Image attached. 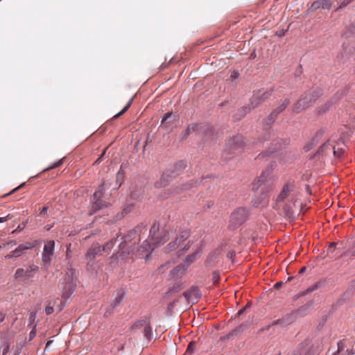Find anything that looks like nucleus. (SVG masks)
I'll list each match as a JSON object with an SVG mask.
<instances>
[{
    "instance_id": "obj_1",
    "label": "nucleus",
    "mask_w": 355,
    "mask_h": 355,
    "mask_svg": "<svg viewBox=\"0 0 355 355\" xmlns=\"http://www.w3.org/2000/svg\"><path fill=\"white\" fill-rule=\"evenodd\" d=\"M144 229H145V225H144V224L141 223L137 225L134 230L129 232V234L125 236V240L119 243V250L121 251L119 254L120 257L127 258L128 255L135 254L137 258H144L145 259H147L153 252L154 249L153 245L155 244H162L168 239L165 236L159 237L157 235L159 226L158 224L155 223L150 228L148 239L144 241L139 248L136 251H135L134 249H131V251H128L127 253L123 251L125 247L130 245L131 239H136V235L138 234L139 236ZM136 240L139 241L140 237L139 236Z\"/></svg>"
},
{
    "instance_id": "obj_2",
    "label": "nucleus",
    "mask_w": 355,
    "mask_h": 355,
    "mask_svg": "<svg viewBox=\"0 0 355 355\" xmlns=\"http://www.w3.org/2000/svg\"><path fill=\"white\" fill-rule=\"evenodd\" d=\"M321 95L322 90L319 87H313L306 91L294 104L293 112L298 114L305 110L313 103H315Z\"/></svg>"
},
{
    "instance_id": "obj_3",
    "label": "nucleus",
    "mask_w": 355,
    "mask_h": 355,
    "mask_svg": "<svg viewBox=\"0 0 355 355\" xmlns=\"http://www.w3.org/2000/svg\"><path fill=\"white\" fill-rule=\"evenodd\" d=\"M76 271L71 268V265L68 262L66 274L59 284L62 297L68 298L71 295L76 287Z\"/></svg>"
},
{
    "instance_id": "obj_4",
    "label": "nucleus",
    "mask_w": 355,
    "mask_h": 355,
    "mask_svg": "<svg viewBox=\"0 0 355 355\" xmlns=\"http://www.w3.org/2000/svg\"><path fill=\"white\" fill-rule=\"evenodd\" d=\"M245 144L246 142L242 135H236L228 141L225 152L234 155H240L244 151Z\"/></svg>"
},
{
    "instance_id": "obj_5",
    "label": "nucleus",
    "mask_w": 355,
    "mask_h": 355,
    "mask_svg": "<svg viewBox=\"0 0 355 355\" xmlns=\"http://www.w3.org/2000/svg\"><path fill=\"white\" fill-rule=\"evenodd\" d=\"M108 187L109 186L105 182H103L99 187L98 189L94 192L92 199V211L96 212L103 209V207H107V203L101 200V198L103 196L105 189Z\"/></svg>"
},
{
    "instance_id": "obj_6",
    "label": "nucleus",
    "mask_w": 355,
    "mask_h": 355,
    "mask_svg": "<svg viewBox=\"0 0 355 355\" xmlns=\"http://www.w3.org/2000/svg\"><path fill=\"white\" fill-rule=\"evenodd\" d=\"M200 254L201 250H197L196 252L189 255L184 260V263L183 264L178 266L171 271V275L173 277H175V276H178L179 274H182L191 263L200 257Z\"/></svg>"
},
{
    "instance_id": "obj_7",
    "label": "nucleus",
    "mask_w": 355,
    "mask_h": 355,
    "mask_svg": "<svg viewBox=\"0 0 355 355\" xmlns=\"http://www.w3.org/2000/svg\"><path fill=\"white\" fill-rule=\"evenodd\" d=\"M38 270V267L34 264L30 265L26 269L19 268L16 270L14 274L15 280L21 279L24 284L26 283L29 279L33 278V272Z\"/></svg>"
},
{
    "instance_id": "obj_8",
    "label": "nucleus",
    "mask_w": 355,
    "mask_h": 355,
    "mask_svg": "<svg viewBox=\"0 0 355 355\" xmlns=\"http://www.w3.org/2000/svg\"><path fill=\"white\" fill-rule=\"evenodd\" d=\"M273 92V89H270L267 91H265L262 93L258 92L254 94L250 101L249 105L252 109H254L261 105L263 103L266 101L268 99L270 98Z\"/></svg>"
},
{
    "instance_id": "obj_9",
    "label": "nucleus",
    "mask_w": 355,
    "mask_h": 355,
    "mask_svg": "<svg viewBox=\"0 0 355 355\" xmlns=\"http://www.w3.org/2000/svg\"><path fill=\"white\" fill-rule=\"evenodd\" d=\"M190 236V232L187 230H182L180 232L175 236V239L170 242L167 247L166 250L168 252H171L177 250L180 244L187 239Z\"/></svg>"
},
{
    "instance_id": "obj_10",
    "label": "nucleus",
    "mask_w": 355,
    "mask_h": 355,
    "mask_svg": "<svg viewBox=\"0 0 355 355\" xmlns=\"http://www.w3.org/2000/svg\"><path fill=\"white\" fill-rule=\"evenodd\" d=\"M248 217V211L245 208H238L230 216V223L234 226L243 224Z\"/></svg>"
},
{
    "instance_id": "obj_11",
    "label": "nucleus",
    "mask_w": 355,
    "mask_h": 355,
    "mask_svg": "<svg viewBox=\"0 0 355 355\" xmlns=\"http://www.w3.org/2000/svg\"><path fill=\"white\" fill-rule=\"evenodd\" d=\"M103 250L98 243H93L85 254L87 265L92 266L96 256L101 254Z\"/></svg>"
},
{
    "instance_id": "obj_12",
    "label": "nucleus",
    "mask_w": 355,
    "mask_h": 355,
    "mask_svg": "<svg viewBox=\"0 0 355 355\" xmlns=\"http://www.w3.org/2000/svg\"><path fill=\"white\" fill-rule=\"evenodd\" d=\"M55 241L53 240L46 241L44 243L42 254V261L49 264L51 261V257L54 253Z\"/></svg>"
},
{
    "instance_id": "obj_13",
    "label": "nucleus",
    "mask_w": 355,
    "mask_h": 355,
    "mask_svg": "<svg viewBox=\"0 0 355 355\" xmlns=\"http://www.w3.org/2000/svg\"><path fill=\"white\" fill-rule=\"evenodd\" d=\"M35 244L30 242L25 244H20L14 250L6 255L5 258L11 259L20 257L26 253V250L33 248Z\"/></svg>"
},
{
    "instance_id": "obj_14",
    "label": "nucleus",
    "mask_w": 355,
    "mask_h": 355,
    "mask_svg": "<svg viewBox=\"0 0 355 355\" xmlns=\"http://www.w3.org/2000/svg\"><path fill=\"white\" fill-rule=\"evenodd\" d=\"M295 187V186L293 182H288L286 183L279 194L277 200L284 201L292 192L294 191Z\"/></svg>"
},
{
    "instance_id": "obj_15",
    "label": "nucleus",
    "mask_w": 355,
    "mask_h": 355,
    "mask_svg": "<svg viewBox=\"0 0 355 355\" xmlns=\"http://www.w3.org/2000/svg\"><path fill=\"white\" fill-rule=\"evenodd\" d=\"M179 121V116L173 114L171 112H168L166 114V116L164 117V119L162 121L161 125L164 128H169V126L172 124L175 123Z\"/></svg>"
},
{
    "instance_id": "obj_16",
    "label": "nucleus",
    "mask_w": 355,
    "mask_h": 355,
    "mask_svg": "<svg viewBox=\"0 0 355 355\" xmlns=\"http://www.w3.org/2000/svg\"><path fill=\"white\" fill-rule=\"evenodd\" d=\"M183 295L185 297L188 302H194V300H197L200 296V291L198 288L193 287L190 290L185 291L183 293Z\"/></svg>"
},
{
    "instance_id": "obj_17",
    "label": "nucleus",
    "mask_w": 355,
    "mask_h": 355,
    "mask_svg": "<svg viewBox=\"0 0 355 355\" xmlns=\"http://www.w3.org/2000/svg\"><path fill=\"white\" fill-rule=\"evenodd\" d=\"M187 164L184 161H179L176 162L173 166L169 167L166 171L171 174L172 177L175 176L179 173L183 171L185 168Z\"/></svg>"
},
{
    "instance_id": "obj_18",
    "label": "nucleus",
    "mask_w": 355,
    "mask_h": 355,
    "mask_svg": "<svg viewBox=\"0 0 355 355\" xmlns=\"http://www.w3.org/2000/svg\"><path fill=\"white\" fill-rule=\"evenodd\" d=\"M172 177L171 174L166 170L160 179L155 183L156 188H162L166 187L169 183V178Z\"/></svg>"
},
{
    "instance_id": "obj_19",
    "label": "nucleus",
    "mask_w": 355,
    "mask_h": 355,
    "mask_svg": "<svg viewBox=\"0 0 355 355\" xmlns=\"http://www.w3.org/2000/svg\"><path fill=\"white\" fill-rule=\"evenodd\" d=\"M331 3L329 0H318L312 3L311 8L313 10L320 8L322 9H330Z\"/></svg>"
},
{
    "instance_id": "obj_20",
    "label": "nucleus",
    "mask_w": 355,
    "mask_h": 355,
    "mask_svg": "<svg viewBox=\"0 0 355 355\" xmlns=\"http://www.w3.org/2000/svg\"><path fill=\"white\" fill-rule=\"evenodd\" d=\"M144 334L145 338L148 340H150L153 337V331L152 328L150 324V320L148 318L144 319Z\"/></svg>"
},
{
    "instance_id": "obj_21",
    "label": "nucleus",
    "mask_w": 355,
    "mask_h": 355,
    "mask_svg": "<svg viewBox=\"0 0 355 355\" xmlns=\"http://www.w3.org/2000/svg\"><path fill=\"white\" fill-rule=\"evenodd\" d=\"M252 109L250 106L248 107H243L238 110L237 112L234 115V119L236 121H240L243 117L245 116V115L249 112V111Z\"/></svg>"
},
{
    "instance_id": "obj_22",
    "label": "nucleus",
    "mask_w": 355,
    "mask_h": 355,
    "mask_svg": "<svg viewBox=\"0 0 355 355\" xmlns=\"http://www.w3.org/2000/svg\"><path fill=\"white\" fill-rule=\"evenodd\" d=\"M332 103L330 101L325 103L324 105H322L318 107L315 109V113L318 115H322L325 114L331 107Z\"/></svg>"
},
{
    "instance_id": "obj_23",
    "label": "nucleus",
    "mask_w": 355,
    "mask_h": 355,
    "mask_svg": "<svg viewBox=\"0 0 355 355\" xmlns=\"http://www.w3.org/2000/svg\"><path fill=\"white\" fill-rule=\"evenodd\" d=\"M278 115L273 110L271 113L268 116V117L264 121V127L269 128L272 124L274 123L275 120L277 119Z\"/></svg>"
},
{
    "instance_id": "obj_24",
    "label": "nucleus",
    "mask_w": 355,
    "mask_h": 355,
    "mask_svg": "<svg viewBox=\"0 0 355 355\" xmlns=\"http://www.w3.org/2000/svg\"><path fill=\"white\" fill-rule=\"evenodd\" d=\"M269 173V171H266L261 173L257 180L254 183V187H256V189H258L261 185V184L265 182Z\"/></svg>"
},
{
    "instance_id": "obj_25",
    "label": "nucleus",
    "mask_w": 355,
    "mask_h": 355,
    "mask_svg": "<svg viewBox=\"0 0 355 355\" xmlns=\"http://www.w3.org/2000/svg\"><path fill=\"white\" fill-rule=\"evenodd\" d=\"M290 104V100L288 98L284 99L281 104L273 111L276 112L277 115H279L281 112H282L287 106Z\"/></svg>"
},
{
    "instance_id": "obj_26",
    "label": "nucleus",
    "mask_w": 355,
    "mask_h": 355,
    "mask_svg": "<svg viewBox=\"0 0 355 355\" xmlns=\"http://www.w3.org/2000/svg\"><path fill=\"white\" fill-rule=\"evenodd\" d=\"M132 100H133L132 98H130L129 100V101L127 103V104L125 105V106L122 109V110L121 112H119L118 114H115L113 116V119H117L119 116H121V115H123L129 109V107H130V105L132 104Z\"/></svg>"
},
{
    "instance_id": "obj_27",
    "label": "nucleus",
    "mask_w": 355,
    "mask_h": 355,
    "mask_svg": "<svg viewBox=\"0 0 355 355\" xmlns=\"http://www.w3.org/2000/svg\"><path fill=\"white\" fill-rule=\"evenodd\" d=\"M116 239H114L108 241L105 245L102 248L103 251L109 252L114 246Z\"/></svg>"
},
{
    "instance_id": "obj_28",
    "label": "nucleus",
    "mask_w": 355,
    "mask_h": 355,
    "mask_svg": "<svg viewBox=\"0 0 355 355\" xmlns=\"http://www.w3.org/2000/svg\"><path fill=\"white\" fill-rule=\"evenodd\" d=\"M196 128H197V125H196V124H193V125H192L191 126H189L186 130H184L182 132V137H187L191 132H194Z\"/></svg>"
},
{
    "instance_id": "obj_29",
    "label": "nucleus",
    "mask_w": 355,
    "mask_h": 355,
    "mask_svg": "<svg viewBox=\"0 0 355 355\" xmlns=\"http://www.w3.org/2000/svg\"><path fill=\"white\" fill-rule=\"evenodd\" d=\"M337 345H338V349H337V351L335 352H333L332 354H329V355H339L340 353L344 350V348H345V344H344V342L342 341V340H340L338 343H337Z\"/></svg>"
},
{
    "instance_id": "obj_30",
    "label": "nucleus",
    "mask_w": 355,
    "mask_h": 355,
    "mask_svg": "<svg viewBox=\"0 0 355 355\" xmlns=\"http://www.w3.org/2000/svg\"><path fill=\"white\" fill-rule=\"evenodd\" d=\"M144 319L139 320L132 326V330L137 331V330L141 329L142 327H144Z\"/></svg>"
},
{
    "instance_id": "obj_31",
    "label": "nucleus",
    "mask_w": 355,
    "mask_h": 355,
    "mask_svg": "<svg viewBox=\"0 0 355 355\" xmlns=\"http://www.w3.org/2000/svg\"><path fill=\"white\" fill-rule=\"evenodd\" d=\"M182 288H183V286H182V284L177 283V284H174L173 287H171L168 289V293L172 294V293H174L178 291L179 290L182 289Z\"/></svg>"
},
{
    "instance_id": "obj_32",
    "label": "nucleus",
    "mask_w": 355,
    "mask_h": 355,
    "mask_svg": "<svg viewBox=\"0 0 355 355\" xmlns=\"http://www.w3.org/2000/svg\"><path fill=\"white\" fill-rule=\"evenodd\" d=\"M1 349L2 350V355H6L10 349V344L8 341L3 342V343L1 346Z\"/></svg>"
},
{
    "instance_id": "obj_33",
    "label": "nucleus",
    "mask_w": 355,
    "mask_h": 355,
    "mask_svg": "<svg viewBox=\"0 0 355 355\" xmlns=\"http://www.w3.org/2000/svg\"><path fill=\"white\" fill-rule=\"evenodd\" d=\"M62 164V159H60L55 162H54L52 165L49 166V167L46 168L42 171V172H45L47 171H49L51 169L55 168L56 167L60 166Z\"/></svg>"
},
{
    "instance_id": "obj_34",
    "label": "nucleus",
    "mask_w": 355,
    "mask_h": 355,
    "mask_svg": "<svg viewBox=\"0 0 355 355\" xmlns=\"http://www.w3.org/2000/svg\"><path fill=\"white\" fill-rule=\"evenodd\" d=\"M312 306V303L311 302H309L308 304H306V305L304 306H301L300 308H299L296 312L298 313H301L302 312H304L306 311L307 309H309L310 307Z\"/></svg>"
},
{
    "instance_id": "obj_35",
    "label": "nucleus",
    "mask_w": 355,
    "mask_h": 355,
    "mask_svg": "<svg viewBox=\"0 0 355 355\" xmlns=\"http://www.w3.org/2000/svg\"><path fill=\"white\" fill-rule=\"evenodd\" d=\"M25 185V182L21 184L19 186H18L17 187L15 188L14 189H12L11 191H10L9 193L3 195L2 196V198H4V197H6V196H8L11 194H12L13 193H15V191H17V190H19V189L22 188Z\"/></svg>"
},
{
    "instance_id": "obj_36",
    "label": "nucleus",
    "mask_w": 355,
    "mask_h": 355,
    "mask_svg": "<svg viewBox=\"0 0 355 355\" xmlns=\"http://www.w3.org/2000/svg\"><path fill=\"white\" fill-rule=\"evenodd\" d=\"M17 245V241L15 240H10L8 241L4 245L5 248H10Z\"/></svg>"
},
{
    "instance_id": "obj_37",
    "label": "nucleus",
    "mask_w": 355,
    "mask_h": 355,
    "mask_svg": "<svg viewBox=\"0 0 355 355\" xmlns=\"http://www.w3.org/2000/svg\"><path fill=\"white\" fill-rule=\"evenodd\" d=\"M53 312V305L48 304L45 308V313L46 315H50Z\"/></svg>"
},
{
    "instance_id": "obj_38",
    "label": "nucleus",
    "mask_w": 355,
    "mask_h": 355,
    "mask_svg": "<svg viewBox=\"0 0 355 355\" xmlns=\"http://www.w3.org/2000/svg\"><path fill=\"white\" fill-rule=\"evenodd\" d=\"M25 227H26V223L19 224L15 230L12 231V234H15L17 232H21Z\"/></svg>"
},
{
    "instance_id": "obj_39",
    "label": "nucleus",
    "mask_w": 355,
    "mask_h": 355,
    "mask_svg": "<svg viewBox=\"0 0 355 355\" xmlns=\"http://www.w3.org/2000/svg\"><path fill=\"white\" fill-rule=\"evenodd\" d=\"M336 243L335 242H332L329 244L327 251L328 252L333 253L336 249Z\"/></svg>"
},
{
    "instance_id": "obj_40",
    "label": "nucleus",
    "mask_w": 355,
    "mask_h": 355,
    "mask_svg": "<svg viewBox=\"0 0 355 355\" xmlns=\"http://www.w3.org/2000/svg\"><path fill=\"white\" fill-rule=\"evenodd\" d=\"M344 150L341 148H338V150H336L335 148H334V155L340 157L343 154Z\"/></svg>"
},
{
    "instance_id": "obj_41",
    "label": "nucleus",
    "mask_w": 355,
    "mask_h": 355,
    "mask_svg": "<svg viewBox=\"0 0 355 355\" xmlns=\"http://www.w3.org/2000/svg\"><path fill=\"white\" fill-rule=\"evenodd\" d=\"M194 345H195V342H191L189 343L188 347H187V352H189L190 353H193L194 352Z\"/></svg>"
},
{
    "instance_id": "obj_42",
    "label": "nucleus",
    "mask_w": 355,
    "mask_h": 355,
    "mask_svg": "<svg viewBox=\"0 0 355 355\" xmlns=\"http://www.w3.org/2000/svg\"><path fill=\"white\" fill-rule=\"evenodd\" d=\"M353 0H343V1L340 3L338 8H342L345 6H347L348 4H349L351 2H352Z\"/></svg>"
},
{
    "instance_id": "obj_43",
    "label": "nucleus",
    "mask_w": 355,
    "mask_h": 355,
    "mask_svg": "<svg viewBox=\"0 0 355 355\" xmlns=\"http://www.w3.org/2000/svg\"><path fill=\"white\" fill-rule=\"evenodd\" d=\"M71 243H69L67 246L66 257L67 259H69L71 257Z\"/></svg>"
},
{
    "instance_id": "obj_44",
    "label": "nucleus",
    "mask_w": 355,
    "mask_h": 355,
    "mask_svg": "<svg viewBox=\"0 0 355 355\" xmlns=\"http://www.w3.org/2000/svg\"><path fill=\"white\" fill-rule=\"evenodd\" d=\"M219 279H220L219 275L216 272H213L212 279H213V282L214 284H216L218 282Z\"/></svg>"
},
{
    "instance_id": "obj_45",
    "label": "nucleus",
    "mask_w": 355,
    "mask_h": 355,
    "mask_svg": "<svg viewBox=\"0 0 355 355\" xmlns=\"http://www.w3.org/2000/svg\"><path fill=\"white\" fill-rule=\"evenodd\" d=\"M239 76V73L237 71H234L231 73V76H230V78H232V80H234V79H236L238 78Z\"/></svg>"
},
{
    "instance_id": "obj_46",
    "label": "nucleus",
    "mask_w": 355,
    "mask_h": 355,
    "mask_svg": "<svg viewBox=\"0 0 355 355\" xmlns=\"http://www.w3.org/2000/svg\"><path fill=\"white\" fill-rule=\"evenodd\" d=\"M191 247L190 241H189L182 249L180 250L182 253H184V252L187 251Z\"/></svg>"
},
{
    "instance_id": "obj_47",
    "label": "nucleus",
    "mask_w": 355,
    "mask_h": 355,
    "mask_svg": "<svg viewBox=\"0 0 355 355\" xmlns=\"http://www.w3.org/2000/svg\"><path fill=\"white\" fill-rule=\"evenodd\" d=\"M36 336V330L35 329H32L29 334V340L33 339Z\"/></svg>"
},
{
    "instance_id": "obj_48",
    "label": "nucleus",
    "mask_w": 355,
    "mask_h": 355,
    "mask_svg": "<svg viewBox=\"0 0 355 355\" xmlns=\"http://www.w3.org/2000/svg\"><path fill=\"white\" fill-rule=\"evenodd\" d=\"M237 331H241V327L234 329V331H232L229 335H228V338H230L231 336H232L234 334H235Z\"/></svg>"
},
{
    "instance_id": "obj_49",
    "label": "nucleus",
    "mask_w": 355,
    "mask_h": 355,
    "mask_svg": "<svg viewBox=\"0 0 355 355\" xmlns=\"http://www.w3.org/2000/svg\"><path fill=\"white\" fill-rule=\"evenodd\" d=\"M121 298H122V297H121V296H120V295H118V296L116 297V301H115V302H114V305H113V307H115L117 304H119L121 302Z\"/></svg>"
},
{
    "instance_id": "obj_50",
    "label": "nucleus",
    "mask_w": 355,
    "mask_h": 355,
    "mask_svg": "<svg viewBox=\"0 0 355 355\" xmlns=\"http://www.w3.org/2000/svg\"><path fill=\"white\" fill-rule=\"evenodd\" d=\"M8 218H10V215H8L6 217H1L0 223H4V222L7 221Z\"/></svg>"
},
{
    "instance_id": "obj_51",
    "label": "nucleus",
    "mask_w": 355,
    "mask_h": 355,
    "mask_svg": "<svg viewBox=\"0 0 355 355\" xmlns=\"http://www.w3.org/2000/svg\"><path fill=\"white\" fill-rule=\"evenodd\" d=\"M6 318V314L3 312H0V323L2 322Z\"/></svg>"
},
{
    "instance_id": "obj_52",
    "label": "nucleus",
    "mask_w": 355,
    "mask_h": 355,
    "mask_svg": "<svg viewBox=\"0 0 355 355\" xmlns=\"http://www.w3.org/2000/svg\"><path fill=\"white\" fill-rule=\"evenodd\" d=\"M313 145V144L312 143H311V144H307V145L304 147L305 150H306V151H309V150H310L312 148Z\"/></svg>"
},
{
    "instance_id": "obj_53",
    "label": "nucleus",
    "mask_w": 355,
    "mask_h": 355,
    "mask_svg": "<svg viewBox=\"0 0 355 355\" xmlns=\"http://www.w3.org/2000/svg\"><path fill=\"white\" fill-rule=\"evenodd\" d=\"M266 157V153H261L259 154L257 157L256 158L257 160H261Z\"/></svg>"
},
{
    "instance_id": "obj_54",
    "label": "nucleus",
    "mask_w": 355,
    "mask_h": 355,
    "mask_svg": "<svg viewBox=\"0 0 355 355\" xmlns=\"http://www.w3.org/2000/svg\"><path fill=\"white\" fill-rule=\"evenodd\" d=\"M49 209V207L46 206H44L40 211V214H43L47 212Z\"/></svg>"
},
{
    "instance_id": "obj_55",
    "label": "nucleus",
    "mask_w": 355,
    "mask_h": 355,
    "mask_svg": "<svg viewBox=\"0 0 355 355\" xmlns=\"http://www.w3.org/2000/svg\"><path fill=\"white\" fill-rule=\"evenodd\" d=\"M283 285V282H277L275 284V288L278 289L279 288L282 286Z\"/></svg>"
},
{
    "instance_id": "obj_56",
    "label": "nucleus",
    "mask_w": 355,
    "mask_h": 355,
    "mask_svg": "<svg viewBox=\"0 0 355 355\" xmlns=\"http://www.w3.org/2000/svg\"><path fill=\"white\" fill-rule=\"evenodd\" d=\"M53 343V340H49L47 342H46V347L45 349H47L50 347V345Z\"/></svg>"
},
{
    "instance_id": "obj_57",
    "label": "nucleus",
    "mask_w": 355,
    "mask_h": 355,
    "mask_svg": "<svg viewBox=\"0 0 355 355\" xmlns=\"http://www.w3.org/2000/svg\"><path fill=\"white\" fill-rule=\"evenodd\" d=\"M248 304L245 307H243V308H242L241 310H239V313H239V314H241V313H243V311H245V309L248 307Z\"/></svg>"
},
{
    "instance_id": "obj_58",
    "label": "nucleus",
    "mask_w": 355,
    "mask_h": 355,
    "mask_svg": "<svg viewBox=\"0 0 355 355\" xmlns=\"http://www.w3.org/2000/svg\"><path fill=\"white\" fill-rule=\"evenodd\" d=\"M347 352H348V354H349V355H352V354H354V351H353L352 349V350H350V351L347 350Z\"/></svg>"
},
{
    "instance_id": "obj_59",
    "label": "nucleus",
    "mask_w": 355,
    "mask_h": 355,
    "mask_svg": "<svg viewBox=\"0 0 355 355\" xmlns=\"http://www.w3.org/2000/svg\"><path fill=\"white\" fill-rule=\"evenodd\" d=\"M306 191H307L309 193H311V191H310V190H311V189H310L309 186L306 185Z\"/></svg>"
},
{
    "instance_id": "obj_60",
    "label": "nucleus",
    "mask_w": 355,
    "mask_h": 355,
    "mask_svg": "<svg viewBox=\"0 0 355 355\" xmlns=\"http://www.w3.org/2000/svg\"><path fill=\"white\" fill-rule=\"evenodd\" d=\"M20 352H21V349H17V352L15 353V354H14V355H19V354H20Z\"/></svg>"
},
{
    "instance_id": "obj_61",
    "label": "nucleus",
    "mask_w": 355,
    "mask_h": 355,
    "mask_svg": "<svg viewBox=\"0 0 355 355\" xmlns=\"http://www.w3.org/2000/svg\"><path fill=\"white\" fill-rule=\"evenodd\" d=\"M306 270V267H303L300 269V273L304 272V271Z\"/></svg>"
},
{
    "instance_id": "obj_62",
    "label": "nucleus",
    "mask_w": 355,
    "mask_h": 355,
    "mask_svg": "<svg viewBox=\"0 0 355 355\" xmlns=\"http://www.w3.org/2000/svg\"><path fill=\"white\" fill-rule=\"evenodd\" d=\"M121 174H123L121 168L119 170V172H118V173H117V178H119V176Z\"/></svg>"
},
{
    "instance_id": "obj_63",
    "label": "nucleus",
    "mask_w": 355,
    "mask_h": 355,
    "mask_svg": "<svg viewBox=\"0 0 355 355\" xmlns=\"http://www.w3.org/2000/svg\"><path fill=\"white\" fill-rule=\"evenodd\" d=\"M189 188L188 185H184V187H182L181 189H187Z\"/></svg>"
},
{
    "instance_id": "obj_64",
    "label": "nucleus",
    "mask_w": 355,
    "mask_h": 355,
    "mask_svg": "<svg viewBox=\"0 0 355 355\" xmlns=\"http://www.w3.org/2000/svg\"><path fill=\"white\" fill-rule=\"evenodd\" d=\"M313 289H314V288H308V289L306 291V293H307V292H309V291H313Z\"/></svg>"
}]
</instances>
